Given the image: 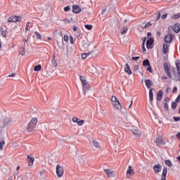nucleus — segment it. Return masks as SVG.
<instances>
[{
    "label": "nucleus",
    "mask_w": 180,
    "mask_h": 180,
    "mask_svg": "<svg viewBox=\"0 0 180 180\" xmlns=\"http://www.w3.org/2000/svg\"><path fill=\"white\" fill-rule=\"evenodd\" d=\"M85 29H87V30H92V25H84Z\"/></svg>",
    "instance_id": "obj_36"
},
{
    "label": "nucleus",
    "mask_w": 180,
    "mask_h": 180,
    "mask_svg": "<svg viewBox=\"0 0 180 180\" xmlns=\"http://www.w3.org/2000/svg\"><path fill=\"white\" fill-rule=\"evenodd\" d=\"M132 60L134 61H137V60H140V56H133Z\"/></svg>",
    "instance_id": "obj_47"
},
{
    "label": "nucleus",
    "mask_w": 180,
    "mask_h": 180,
    "mask_svg": "<svg viewBox=\"0 0 180 180\" xmlns=\"http://www.w3.org/2000/svg\"><path fill=\"white\" fill-rule=\"evenodd\" d=\"M153 170L155 174H160L162 171V165L161 164L155 165L153 166Z\"/></svg>",
    "instance_id": "obj_7"
},
{
    "label": "nucleus",
    "mask_w": 180,
    "mask_h": 180,
    "mask_svg": "<svg viewBox=\"0 0 180 180\" xmlns=\"http://www.w3.org/2000/svg\"><path fill=\"white\" fill-rule=\"evenodd\" d=\"M56 174L58 178H61V176H63V174H64V168L60 166V165L56 166Z\"/></svg>",
    "instance_id": "obj_6"
},
{
    "label": "nucleus",
    "mask_w": 180,
    "mask_h": 180,
    "mask_svg": "<svg viewBox=\"0 0 180 180\" xmlns=\"http://www.w3.org/2000/svg\"><path fill=\"white\" fill-rule=\"evenodd\" d=\"M111 102L112 103V106H114L115 109H117L118 110H120L122 109V105H120V102L119 101V100H117V98H116V96H112Z\"/></svg>",
    "instance_id": "obj_2"
},
{
    "label": "nucleus",
    "mask_w": 180,
    "mask_h": 180,
    "mask_svg": "<svg viewBox=\"0 0 180 180\" xmlns=\"http://www.w3.org/2000/svg\"><path fill=\"white\" fill-rule=\"evenodd\" d=\"M27 160H28V165L30 167H33V163L34 162V158H32L30 156H27Z\"/></svg>",
    "instance_id": "obj_19"
},
{
    "label": "nucleus",
    "mask_w": 180,
    "mask_h": 180,
    "mask_svg": "<svg viewBox=\"0 0 180 180\" xmlns=\"http://www.w3.org/2000/svg\"><path fill=\"white\" fill-rule=\"evenodd\" d=\"M16 22H20V17L18 15H12L11 17H9L8 19V23H12V22L16 23Z\"/></svg>",
    "instance_id": "obj_4"
},
{
    "label": "nucleus",
    "mask_w": 180,
    "mask_h": 180,
    "mask_svg": "<svg viewBox=\"0 0 180 180\" xmlns=\"http://www.w3.org/2000/svg\"><path fill=\"white\" fill-rule=\"evenodd\" d=\"M104 172L107 174L108 178H113L115 176V172L109 169H104Z\"/></svg>",
    "instance_id": "obj_8"
},
{
    "label": "nucleus",
    "mask_w": 180,
    "mask_h": 180,
    "mask_svg": "<svg viewBox=\"0 0 180 180\" xmlns=\"http://www.w3.org/2000/svg\"><path fill=\"white\" fill-rule=\"evenodd\" d=\"M30 24V22H27L25 27V32H27L29 30V25Z\"/></svg>",
    "instance_id": "obj_50"
},
{
    "label": "nucleus",
    "mask_w": 180,
    "mask_h": 180,
    "mask_svg": "<svg viewBox=\"0 0 180 180\" xmlns=\"http://www.w3.org/2000/svg\"><path fill=\"white\" fill-rule=\"evenodd\" d=\"M142 46H146V41H147V37H142Z\"/></svg>",
    "instance_id": "obj_38"
},
{
    "label": "nucleus",
    "mask_w": 180,
    "mask_h": 180,
    "mask_svg": "<svg viewBox=\"0 0 180 180\" xmlns=\"http://www.w3.org/2000/svg\"><path fill=\"white\" fill-rule=\"evenodd\" d=\"M73 13H79L81 12V7L79 6H73V10H72Z\"/></svg>",
    "instance_id": "obj_15"
},
{
    "label": "nucleus",
    "mask_w": 180,
    "mask_h": 180,
    "mask_svg": "<svg viewBox=\"0 0 180 180\" xmlns=\"http://www.w3.org/2000/svg\"><path fill=\"white\" fill-rule=\"evenodd\" d=\"M172 108L174 110L176 109V103L175 101L172 102Z\"/></svg>",
    "instance_id": "obj_41"
},
{
    "label": "nucleus",
    "mask_w": 180,
    "mask_h": 180,
    "mask_svg": "<svg viewBox=\"0 0 180 180\" xmlns=\"http://www.w3.org/2000/svg\"><path fill=\"white\" fill-rule=\"evenodd\" d=\"M134 70L135 71H137V70H139V65H135V66L134 67Z\"/></svg>",
    "instance_id": "obj_59"
},
{
    "label": "nucleus",
    "mask_w": 180,
    "mask_h": 180,
    "mask_svg": "<svg viewBox=\"0 0 180 180\" xmlns=\"http://www.w3.org/2000/svg\"><path fill=\"white\" fill-rule=\"evenodd\" d=\"M165 101L166 102V103H167L168 102H169V98L168 96L165 97Z\"/></svg>",
    "instance_id": "obj_55"
},
{
    "label": "nucleus",
    "mask_w": 180,
    "mask_h": 180,
    "mask_svg": "<svg viewBox=\"0 0 180 180\" xmlns=\"http://www.w3.org/2000/svg\"><path fill=\"white\" fill-rule=\"evenodd\" d=\"M173 119H174V122H179L180 117H174Z\"/></svg>",
    "instance_id": "obj_51"
},
{
    "label": "nucleus",
    "mask_w": 180,
    "mask_h": 180,
    "mask_svg": "<svg viewBox=\"0 0 180 180\" xmlns=\"http://www.w3.org/2000/svg\"><path fill=\"white\" fill-rule=\"evenodd\" d=\"M34 34L37 39H39V40L41 39V35L39 33V32H35Z\"/></svg>",
    "instance_id": "obj_37"
},
{
    "label": "nucleus",
    "mask_w": 180,
    "mask_h": 180,
    "mask_svg": "<svg viewBox=\"0 0 180 180\" xmlns=\"http://www.w3.org/2000/svg\"><path fill=\"white\" fill-rule=\"evenodd\" d=\"M84 123H85V120H80L79 121H78L77 124H78L79 126H82V124H84Z\"/></svg>",
    "instance_id": "obj_39"
},
{
    "label": "nucleus",
    "mask_w": 180,
    "mask_h": 180,
    "mask_svg": "<svg viewBox=\"0 0 180 180\" xmlns=\"http://www.w3.org/2000/svg\"><path fill=\"white\" fill-rule=\"evenodd\" d=\"M171 91V87H168L166 90V94H169V91Z\"/></svg>",
    "instance_id": "obj_58"
},
{
    "label": "nucleus",
    "mask_w": 180,
    "mask_h": 180,
    "mask_svg": "<svg viewBox=\"0 0 180 180\" xmlns=\"http://www.w3.org/2000/svg\"><path fill=\"white\" fill-rule=\"evenodd\" d=\"M0 32H1V36L3 37H6L7 33H8V30H4L2 27H1Z\"/></svg>",
    "instance_id": "obj_25"
},
{
    "label": "nucleus",
    "mask_w": 180,
    "mask_h": 180,
    "mask_svg": "<svg viewBox=\"0 0 180 180\" xmlns=\"http://www.w3.org/2000/svg\"><path fill=\"white\" fill-rule=\"evenodd\" d=\"M59 49L60 51H64V49H66L67 51H68V46L64 47V46H59Z\"/></svg>",
    "instance_id": "obj_42"
},
{
    "label": "nucleus",
    "mask_w": 180,
    "mask_h": 180,
    "mask_svg": "<svg viewBox=\"0 0 180 180\" xmlns=\"http://www.w3.org/2000/svg\"><path fill=\"white\" fill-rule=\"evenodd\" d=\"M131 168H133V167L129 166L128 170L127 171V178H130V176H133V175H134V169Z\"/></svg>",
    "instance_id": "obj_12"
},
{
    "label": "nucleus",
    "mask_w": 180,
    "mask_h": 180,
    "mask_svg": "<svg viewBox=\"0 0 180 180\" xmlns=\"http://www.w3.org/2000/svg\"><path fill=\"white\" fill-rule=\"evenodd\" d=\"M79 78H80V81H81L82 82H84V81L86 80V79H85V77H84V76H80Z\"/></svg>",
    "instance_id": "obj_53"
},
{
    "label": "nucleus",
    "mask_w": 180,
    "mask_h": 180,
    "mask_svg": "<svg viewBox=\"0 0 180 180\" xmlns=\"http://www.w3.org/2000/svg\"><path fill=\"white\" fill-rule=\"evenodd\" d=\"M153 91H154V89H150L149 91V101H153L154 94H153Z\"/></svg>",
    "instance_id": "obj_28"
},
{
    "label": "nucleus",
    "mask_w": 180,
    "mask_h": 180,
    "mask_svg": "<svg viewBox=\"0 0 180 180\" xmlns=\"http://www.w3.org/2000/svg\"><path fill=\"white\" fill-rule=\"evenodd\" d=\"M83 85V94L84 95H86V90L88 89V82L86 80H84V82H82Z\"/></svg>",
    "instance_id": "obj_14"
},
{
    "label": "nucleus",
    "mask_w": 180,
    "mask_h": 180,
    "mask_svg": "<svg viewBox=\"0 0 180 180\" xmlns=\"http://www.w3.org/2000/svg\"><path fill=\"white\" fill-rule=\"evenodd\" d=\"M153 16H155V20L157 22V21L160 20V18H161V13L159 12L156 14H154Z\"/></svg>",
    "instance_id": "obj_31"
},
{
    "label": "nucleus",
    "mask_w": 180,
    "mask_h": 180,
    "mask_svg": "<svg viewBox=\"0 0 180 180\" xmlns=\"http://www.w3.org/2000/svg\"><path fill=\"white\" fill-rule=\"evenodd\" d=\"M156 144H162V146H164L165 144V142L164 140H162V137L158 136L155 140Z\"/></svg>",
    "instance_id": "obj_16"
},
{
    "label": "nucleus",
    "mask_w": 180,
    "mask_h": 180,
    "mask_svg": "<svg viewBox=\"0 0 180 180\" xmlns=\"http://www.w3.org/2000/svg\"><path fill=\"white\" fill-rule=\"evenodd\" d=\"M180 25L179 23L175 24L174 25H173V30L174 32H175V33H179L180 32Z\"/></svg>",
    "instance_id": "obj_18"
},
{
    "label": "nucleus",
    "mask_w": 180,
    "mask_h": 180,
    "mask_svg": "<svg viewBox=\"0 0 180 180\" xmlns=\"http://www.w3.org/2000/svg\"><path fill=\"white\" fill-rule=\"evenodd\" d=\"M176 67L177 68V73H174L173 79L178 82V81H180V67L178 63L176 64Z\"/></svg>",
    "instance_id": "obj_5"
},
{
    "label": "nucleus",
    "mask_w": 180,
    "mask_h": 180,
    "mask_svg": "<svg viewBox=\"0 0 180 180\" xmlns=\"http://www.w3.org/2000/svg\"><path fill=\"white\" fill-rule=\"evenodd\" d=\"M142 51H143V53L144 54H146V46H142Z\"/></svg>",
    "instance_id": "obj_57"
},
{
    "label": "nucleus",
    "mask_w": 180,
    "mask_h": 180,
    "mask_svg": "<svg viewBox=\"0 0 180 180\" xmlns=\"http://www.w3.org/2000/svg\"><path fill=\"white\" fill-rule=\"evenodd\" d=\"M174 35L172 34H167L164 38V41L165 43H171L174 40Z\"/></svg>",
    "instance_id": "obj_10"
},
{
    "label": "nucleus",
    "mask_w": 180,
    "mask_h": 180,
    "mask_svg": "<svg viewBox=\"0 0 180 180\" xmlns=\"http://www.w3.org/2000/svg\"><path fill=\"white\" fill-rule=\"evenodd\" d=\"M147 49L148 50H150L151 49H153L154 46H146Z\"/></svg>",
    "instance_id": "obj_62"
},
{
    "label": "nucleus",
    "mask_w": 180,
    "mask_h": 180,
    "mask_svg": "<svg viewBox=\"0 0 180 180\" xmlns=\"http://www.w3.org/2000/svg\"><path fill=\"white\" fill-rule=\"evenodd\" d=\"M127 32V27H123L122 31H121V34H124Z\"/></svg>",
    "instance_id": "obj_43"
},
{
    "label": "nucleus",
    "mask_w": 180,
    "mask_h": 180,
    "mask_svg": "<svg viewBox=\"0 0 180 180\" xmlns=\"http://www.w3.org/2000/svg\"><path fill=\"white\" fill-rule=\"evenodd\" d=\"M34 71H41V65H37V66L34 67Z\"/></svg>",
    "instance_id": "obj_33"
},
{
    "label": "nucleus",
    "mask_w": 180,
    "mask_h": 180,
    "mask_svg": "<svg viewBox=\"0 0 180 180\" xmlns=\"http://www.w3.org/2000/svg\"><path fill=\"white\" fill-rule=\"evenodd\" d=\"M133 134H134V136H136V137H139V136H141V131L139 130V129H134L132 131Z\"/></svg>",
    "instance_id": "obj_23"
},
{
    "label": "nucleus",
    "mask_w": 180,
    "mask_h": 180,
    "mask_svg": "<svg viewBox=\"0 0 180 180\" xmlns=\"http://www.w3.org/2000/svg\"><path fill=\"white\" fill-rule=\"evenodd\" d=\"M164 68L166 72V75H167L169 78H172V75H171V72H169L170 69L168 67V64H167V63H164Z\"/></svg>",
    "instance_id": "obj_9"
},
{
    "label": "nucleus",
    "mask_w": 180,
    "mask_h": 180,
    "mask_svg": "<svg viewBox=\"0 0 180 180\" xmlns=\"http://www.w3.org/2000/svg\"><path fill=\"white\" fill-rule=\"evenodd\" d=\"M148 68H147V71H149V72H153V70L151 69V65H150V66H148Z\"/></svg>",
    "instance_id": "obj_54"
},
{
    "label": "nucleus",
    "mask_w": 180,
    "mask_h": 180,
    "mask_svg": "<svg viewBox=\"0 0 180 180\" xmlns=\"http://www.w3.org/2000/svg\"><path fill=\"white\" fill-rule=\"evenodd\" d=\"M70 9H71V8L70 7V6H66V7L64 8L65 12H69Z\"/></svg>",
    "instance_id": "obj_48"
},
{
    "label": "nucleus",
    "mask_w": 180,
    "mask_h": 180,
    "mask_svg": "<svg viewBox=\"0 0 180 180\" xmlns=\"http://www.w3.org/2000/svg\"><path fill=\"white\" fill-rule=\"evenodd\" d=\"M176 91H178V88L176 86H175L174 88L173 92L175 94V93H176Z\"/></svg>",
    "instance_id": "obj_63"
},
{
    "label": "nucleus",
    "mask_w": 180,
    "mask_h": 180,
    "mask_svg": "<svg viewBox=\"0 0 180 180\" xmlns=\"http://www.w3.org/2000/svg\"><path fill=\"white\" fill-rule=\"evenodd\" d=\"M51 64L52 66L56 68V67H57V60L56 59H52Z\"/></svg>",
    "instance_id": "obj_34"
},
{
    "label": "nucleus",
    "mask_w": 180,
    "mask_h": 180,
    "mask_svg": "<svg viewBox=\"0 0 180 180\" xmlns=\"http://www.w3.org/2000/svg\"><path fill=\"white\" fill-rule=\"evenodd\" d=\"M154 44V38H149L146 41V46H153Z\"/></svg>",
    "instance_id": "obj_24"
},
{
    "label": "nucleus",
    "mask_w": 180,
    "mask_h": 180,
    "mask_svg": "<svg viewBox=\"0 0 180 180\" xmlns=\"http://www.w3.org/2000/svg\"><path fill=\"white\" fill-rule=\"evenodd\" d=\"M94 50L89 51L88 53H82V60H86L88 56H90V54H92L94 53Z\"/></svg>",
    "instance_id": "obj_17"
},
{
    "label": "nucleus",
    "mask_w": 180,
    "mask_h": 180,
    "mask_svg": "<svg viewBox=\"0 0 180 180\" xmlns=\"http://www.w3.org/2000/svg\"><path fill=\"white\" fill-rule=\"evenodd\" d=\"M168 172V168L167 167H163L162 169V174L161 175L160 180H167V174Z\"/></svg>",
    "instance_id": "obj_13"
},
{
    "label": "nucleus",
    "mask_w": 180,
    "mask_h": 180,
    "mask_svg": "<svg viewBox=\"0 0 180 180\" xmlns=\"http://www.w3.org/2000/svg\"><path fill=\"white\" fill-rule=\"evenodd\" d=\"M37 124V118H32L27 127V131H33Z\"/></svg>",
    "instance_id": "obj_1"
},
{
    "label": "nucleus",
    "mask_w": 180,
    "mask_h": 180,
    "mask_svg": "<svg viewBox=\"0 0 180 180\" xmlns=\"http://www.w3.org/2000/svg\"><path fill=\"white\" fill-rule=\"evenodd\" d=\"M176 137L180 140V132L176 134Z\"/></svg>",
    "instance_id": "obj_64"
},
{
    "label": "nucleus",
    "mask_w": 180,
    "mask_h": 180,
    "mask_svg": "<svg viewBox=\"0 0 180 180\" xmlns=\"http://www.w3.org/2000/svg\"><path fill=\"white\" fill-rule=\"evenodd\" d=\"M162 20H165V19H166L167 18H168V14L167 13H165L164 15H162Z\"/></svg>",
    "instance_id": "obj_45"
},
{
    "label": "nucleus",
    "mask_w": 180,
    "mask_h": 180,
    "mask_svg": "<svg viewBox=\"0 0 180 180\" xmlns=\"http://www.w3.org/2000/svg\"><path fill=\"white\" fill-rule=\"evenodd\" d=\"M162 91L160 90L157 94V101H161L162 99Z\"/></svg>",
    "instance_id": "obj_26"
},
{
    "label": "nucleus",
    "mask_w": 180,
    "mask_h": 180,
    "mask_svg": "<svg viewBox=\"0 0 180 180\" xmlns=\"http://www.w3.org/2000/svg\"><path fill=\"white\" fill-rule=\"evenodd\" d=\"M63 40L64 41H68V40H70V38H68V36L65 35L63 37Z\"/></svg>",
    "instance_id": "obj_52"
},
{
    "label": "nucleus",
    "mask_w": 180,
    "mask_h": 180,
    "mask_svg": "<svg viewBox=\"0 0 180 180\" xmlns=\"http://www.w3.org/2000/svg\"><path fill=\"white\" fill-rule=\"evenodd\" d=\"M70 44H74V37L72 35L70 36Z\"/></svg>",
    "instance_id": "obj_44"
},
{
    "label": "nucleus",
    "mask_w": 180,
    "mask_h": 180,
    "mask_svg": "<svg viewBox=\"0 0 180 180\" xmlns=\"http://www.w3.org/2000/svg\"><path fill=\"white\" fill-rule=\"evenodd\" d=\"M78 30V27L77 26H73V32H77Z\"/></svg>",
    "instance_id": "obj_56"
},
{
    "label": "nucleus",
    "mask_w": 180,
    "mask_h": 180,
    "mask_svg": "<svg viewBox=\"0 0 180 180\" xmlns=\"http://www.w3.org/2000/svg\"><path fill=\"white\" fill-rule=\"evenodd\" d=\"M26 51H27V46H21L19 47V54L21 56H26Z\"/></svg>",
    "instance_id": "obj_11"
},
{
    "label": "nucleus",
    "mask_w": 180,
    "mask_h": 180,
    "mask_svg": "<svg viewBox=\"0 0 180 180\" xmlns=\"http://www.w3.org/2000/svg\"><path fill=\"white\" fill-rule=\"evenodd\" d=\"M13 123L12 119L9 117H6L4 120L3 124L1 126V129H5V127H8V126H11Z\"/></svg>",
    "instance_id": "obj_3"
},
{
    "label": "nucleus",
    "mask_w": 180,
    "mask_h": 180,
    "mask_svg": "<svg viewBox=\"0 0 180 180\" xmlns=\"http://www.w3.org/2000/svg\"><path fill=\"white\" fill-rule=\"evenodd\" d=\"M150 26H153V23L148 22L143 27H142V29H147V27H150Z\"/></svg>",
    "instance_id": "obj_32"
},
{
    "label": "nucleus",
    "mask_w": 180,
    "mask_h": 180,
    "mask_svg": "<svg viewBox=\"0 0 180 180\" xmlns=\"http://www.w3.org/2000/svg\"><path fill=\"white\" fill-rule=\"evenodd\" d=\"M79 120L78 119V117H74L72 119V122H73L74 123H78V121Z\"/></svg>",
    "instance_id": "obj_40"
},
{
    "label": "nucleus",
    "mask_w": 180,
    "mask_h": 180,
    "mask_svg": "<svg viewBox=\"0 0 180 180\" xmlns=\"http://www.w3.org/2000/svg\"><path fill=\"white\" fill-rule=\"evenodd\" d=\"M146 85L148 89H151V86H153V82L150 79H146L145 80Z\"/></svg>",
    "instance_id": "obj_21"
},
{
    "label": "nucleus",
    "mask_w": 180,
    "mask_h": 180,
    "mask_svg": "<svg viewBox=\"0 0 180 180\" xmlns=\"http://www.w3.org/2000/svg\"><path fill=\"white\" fill-rule=\"evenodd\" d=\"M179 101H180V95H179L176 98V102H179Z\"/></svg>",
    "instance_id": "obj_60"
},
{
    "label": "nucleus",
    "mask_w": 180,
    "mask_h": 180,
    "mask_svg": "<svg viewBox=\"0 0 180 180\" xmlns=\"http://www.w3.org/2000/svg\"><path fill=\"white\" fill-rule=\"evenodd\" d=\"M164 108H165V109L166 110H169V106H168V103H165V104H164Z\"/></svg>",
    "instance_id": "obj_46"
},
{
    "label": "nucleus",
    "mask_w": 180,
    "mask_h": 180,
    "mask_svg": "<svg viewBox=\"0 0 180 180\" xmlns=\"http://www.w3.org/2000/svg\"><path fill=\"white\" fill-rule=\"evenodd\" d=\"M173 19H179V13L174 14L173 15Z\"/></svg>",
    "instance_id": "obj_49"
},
{
    "label": "nucleus",
    "mask_w": 180,
    "mask_h": 180,
    "mask_svg": "<svg viewBox=\"0 0 180 180\" xmlns=\"http://www.w3.org/2000/svg\"><path fill=\"white\" fill-rule=\"evenodd\" d=\"M4 147H5V141L0 142V150H4Z\"/></svg>",
    "instance_id": "obj_35"
},
{
    "label": "nucleus",
    "mask_w": 180,
    "mask_h": 180,
    "mask_svg": "<svg viewBox=\"0 0 180 180\" xmlns=\"http://www.w3.org/2000/svg\"><path fill=\"white\" fill-rule=\"evenodd\" d=\"M143 67H150V60L148 59H146L143 61Z\"/></svg>",
    "instance_id": "obj_29"
},
{
    "label": "nucleus",
    "mask_w": 180,
    "mask_h": 180,
    "mask_svg": "<svg viewBox=\"0 0 180 180\" xmlns=\"http://www.w3.org/2000/svg\"><path fill=\"white\" fill-rule=\"evenodd\" d=\"M8 77H16V74L14 72V73H12L11 75H9Z\"/></svg>",
    "instance_id": "obj_61"
},
{
    "label": "nucleus",
    "mask_w": 180,
    "mask_h": 180,
    "mask_svg": "<svg viewBox=\"0 0 180 180\" xmlns=\"http://www.w3.org/2000/svg\"><path fill=\"white\" fill-rule=\"evenodd\" d=\"M124 72H127L128 75H131V70L130 69V66H129L127 63L125 65Z\"/></svg>",
    "instance_id": "obj_20"
},
{
    "label": "nucleus",
    "mask_w": 180,
    "mask_h": 180,
    "mask_svg": "<svg viewBox=\"0 0 180 180\" xmlns=\"http://www.w3.org/2000/svg\"><path fill=\"white\" fill-rule=\"evenodd\" d=\"M165 165L169 167V168H172V162L169 160H167L165 161Z\"/></svg>",
    "instance_id": "obj_30"
},
{
    "label": "nucleus",
    "mask_w": 180,
    "mask_h": 180,
    "mask_svg": "<svg viewBox=\"0 0 180 180\" xmlns=\"http://www.w3.org/2000/svg\"><path fill=\"white\" fill-rule=\"evenodd\" d=\"M92 143L95 148H101V144L96 140L92 139Z\"/></svg>",
    "instance_id": "obj_22"
},
{
    "label": "nucleus",
    "mask_w": 180,
    "mask_h": 180,
    "mask_svg": "<svg viewBox=\"0 0 180 180\" xmlns=\"http://www.w3.org/2000/svg\"><path fill=\"white\" fill-rule=\"evenodd\" d=\"M162 51L163 54H167V53H168V51H169V48H168V46H163Z\"/></svg>",
    "instance_id": "obj_27"
}]
</instances>
